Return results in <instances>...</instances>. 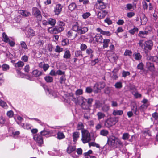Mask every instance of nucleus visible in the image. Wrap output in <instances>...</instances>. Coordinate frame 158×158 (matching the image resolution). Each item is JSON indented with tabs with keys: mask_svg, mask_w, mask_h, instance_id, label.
<instances>
[{
	"mask_svg": "<svg viewBox=\"0 0 158 158\" xmlns=\"http://www.w3.org/2000/svg\"><path fill=\"white\" fill-rule=\"evenodd\" d=\"M80 103H81V106L82 108L84 109H89L91 106L93 99L91 98H89L87 99L81 97H80Z\"/></svg>",
	"mask_w": 158,
	"mask_h": 158,
	"instance_id": "1",
	"label": "nucleus"
},
{
	"mask_svg": "<svg viewBox=\"0 0 158 158\" xmlns=\"http://www.w3.org/2000/svg\"><path fill=\"white\" fill-rule=\"evenodd\" d=\"M107 143L109 145L117 147L122 145V143L117 138L114 136H110L108 138Z\"/></svg>",
	"mask_w": 158,
	"mask_h": 158,
	"instance_id": "2",
	"label": "nucleus"
},
{
	"mask_svg": "<svg viewBox=\"0 0 158 158\" xmlns=\"http://www.w3.org/2000/svg\"><path fill=\"white\" fill-rule=\"evenodd\" d=\"M43 87L46 94L51 98H54L57 97L58 94V92L53 91L46 85H43Z\"/></svg>",
	"mask_w": 158,
	"mask_h": 158,
	"instance_id": "3",
	"label": "nucleus"
},
{
	"mask_svg": "<svg viewBox=\"0 0 158 158\" xmlns=\"http://www.w3.org/2000/svg\"><path fill=\"white\" fill-rule=\"evenodd\" d=\"M118 120V118L116 117H110L105 121V125L107 127H110L115 125Z\"/></svg>",
	"mask_w": 158,
	"mask_h": 158,
	"instance_id": "4",
	"label": "nucleus"
},
{
	"mask_svg": "<svg viewBox=\"0 0 158 158\" xmlns=\"http://www.w3.org/2000/svg\"><path fill=\"white\" fill-rule=\"evenodd\" d=\"M81 140L84 143L89 142L91 140L90 135L89 132L86 130H82Z\"/></svg>",
	"mask_w": 158,
	"mask_h": 158,
	"instance_id": "5",
	"label": "nucleus"
},
{
	"mask_svg": "<svg viewBox=\"0 0 158 158\" xmlns=\"http://www.w3.org/2000/svg\"><path fill=\"white\" fill-rule=\"evenodd\" d=\"M153 43L151 40H148L145 41L143 43V50L146 52L148 50H151L153 48Z\"/></svg>",
	"mask_w": 158,
	"mask_h": 158,
	"instance_id": "6",
	"label": "nucleus"
},
{
	"mask_svg": "<svg viewBox=\"0 0 158 158\" xmlns=\"http://www.w3.org/2000/svg\"><path fill=\"white\" fill-rule=\"evenodd\" d=\"M105 86L104 82H100L96 83L94 86V89L95 93H98V90L103 88Z\"/></svg>",
	"mask_w": 158,
	"mask_h": 158,
	"instance_id": "7",
	"label": "nucleus"
},
{
	"mask_svg": "<svg viewBox=\"0 0 158 158\" xmlns=\"http://www.w3.org/2000/svg\"><path fill=\"white\" fill-rule=\"evenodd\" d=\"M33 139L39 146H40L43 143V139L41 135H36L34 136Z\"/></svg>",
	"mask_w": 158,
	"mask_h": 158,
	"instance_id": "8",
	"label": "nucleus"
},
{
	"mask_svg": "<svg viewBox=\"0 0 158 158\" xmlns=\"http://www.w3.org/2000/svg\"><path fill=\"white\" fill-rule=\"evenodd\" d=\"M63 6L60 4H57L54 8V12L55 15H59L61 12Z\"/></svg>",
	"mask_w": 158,
	"mask_h": 158,
	"instance_id": "9",
	"label": "nucleus"
},
{
	"mask_svg": "<svg viewBox=\"0 0 158 158\" xmlns=\"http://www.w3.org/2000/svg\"><path fill=\"white\" fill-rule=\"evenodd\" d=\"M9 131L14 138H17L19 136L20 132L19 131H15L13 128L10 127L9 129Z\"/></svg>",
	"mask_w": 158,
	"mask_h": 158,
	"instance_id": "10",
	"label": "nucleus"
},
{
	"mask_svg": "<svg viewBox=\"0 0 158 158\" xmlns=\"http://www.w3.org/2000/svg\"><path fill=\"white\" fill-rule=\"evenodd\" d=\"M32 15L35 17H38L41 16V12L39 9L36 7L32 8Z\"/></svg>",
	"mask_w": 158,
	"mask_h": 158,
	"instance_id": "11",
	"label": "nucleus"
},
{
	"mask_svg": "<svg viewBox=\"0 0 158 158\" xmlns=\"http://www.w3.org/2000/svg\"><path fill=\"white\" fill-rule=\"evenodd\" d=\"M103 40L102 36L100 34H97L93 38L94 41L96 42L101 43Z\"/></svg>",
	"mask_w": 158,
	"mask_h": 158,
	"instance_id": "12",
	"label": "nucleus"
},
{
	"mask_svg": "<svg viewBox=\"0 0 158 158\" xmlns=\"http://www.w3.org/2000/svg\"><path fill=\"white\" fill-rule=\"evenodd\" d=\"M97 32H99L103 35H105L107 36H109L111 35V33L109 31H104L100 28H97L96 30Z\"/></svg>",
	"mask_w": 158,
	"mask_h": 158,
	"instance_id": "13",
	"label": "nucleus"
},
{
	"mask_svg": "<svg viewBox=\"0 0 158 158\" xmlns=\"http://www.w3.org/2000/svg\"><path fill=\"white\" fill-rule=\"evenodd\" d=\"M107 12L105 10H102L99 12L98 14V16L100 19L103 18L107 14Z\"/></svg>",
	"mask_w": 158,
	"mask_h": 158,
	"instance_id": "14",
	"label": "nucleus"
},
{
	"mask_svg": "<svg viewBox=\"0 0 158 158\" xmlns=\"http://www.w3.org/2000/svg\"><path fill=\"white\" fill-rule=\"evenodd\" d=\"M80 134L79 132H75L73 133V141L75 143L76 141L79 137Z\"/></svg>",
	"mask_w": 158,
	"mask_h": 158,
	"instance_id": "15",
	"label": "nucleus"
},
{
	"mask_svg": "<svg viewBox=\"0 0 158 158\" xmlns=\"http://www.w3.org/2000/svg\"><path fill=\"white\" fill-rule=\"evenodd\" d=\"M19 13L22 15L24 17H28L31 15V14L30 12L26 10H20L19 11Z\"/></svg>",
	"mask_w": 158,
	"mask_h": 158,
	"instance_id": "16",
	"label": "nucleus"
},
{
	"mask_svg": "<svg viewBox=\"0 0 158 158\" xmlns=\"http://www.w3.org/2000/svg\"><path fill=\"white\" fill-rule=\"evenodd\" d=\"M93 52L94 51L93 50L90 48H88L86 50V53L87 56H90L91 58H92L93 56Z\"/></svg>",
	"mask_w": 158,
	"mask_h": 158,
	"instance_id": "17",
	"label": "nucleus"
},
{
	"mask_svg": "<svg viewBox=\"0 0 158 158\" xmlns=\"http://www.w3.org/2000/svg\"><path fill=\"white\" fill-rule=\"evenodd\" d=\"M133 56L136 60H139L141 59L142 56L139 53L135 52L133 54Z\"/></svg>",
	"mask_w": 158,
	"mask_h": 158,
	"instance_id": "18",
	"label": "nucleus"
},
{
	"mask_svg": "<svg viewBox=\"0 0 158 158\" xmlns=\"http://www.w3.org/2000/svg\"><path fill=\"white\" fill-rule=\"evenodd\" d=\"M148 31H140L138 34V35L141 38H145L148 35Z\"/></svg>",
	"mask_w": 158,
	"mask_h": 158,
	"instance_id": "19",
	"label": "nucleus"
},
{
	"mask_svg": "<svg viewBox=\"0 0 158 158\" xmlns=\"http://www.w3.org/2000/svg\"><path fill=\"white\" fill-rule=\"evenodd\" d=\"M146 65L147 68L151 71H153L154 70V67L153 64L150 62H148L147 63Z\"/></svg>",
	"mask_w": 158,
	"mask_h": 158,
	"instance_id": "20",
	"label": "nucleus"
},
{
	"mask_svg": "<svg viewBox=\"0 0 158 158\" xmlns=\"http://www.w3.org/2000/svg\"><path fill=\"white\" fill-rule=\"evenodd\" d=\"M27 33L28 34V37H32L35 35V32L32 29L30 28L27 31Z\"/></svg>",
	"mask_w": 158,
	"mask_h": 158,
	"instance_id": "21",
	"label": "nucleus"
},
{
	"mask_svg": "<svg viewBox=\"0 0 158 158\" xmlns=\"http://www.w3.org/2000/svg\"><path fill=\"white\" fill-rule=\"evenodd\" d=\"M76 148L74 146L70 145L68 146L67 148V152L68 153L70 154L75 150Z\"/></svg>",
	"mask_w": 158,
	"mask_h": 158,
	"instance_id": "22",
	"label": "nucleus"
},
{
	"mask_svg": "<svg viewBox=\"0 0 158 158\" xmlns=\"http://www.w3.org/2000/svg\"><path fill=\"white\" fill-rule=\"evenodd\" d=\"M112 114L114 116L121 115L123 114V111L121 110H115L113 111Z\"/></svg>",
	"mask_w": 158,
	"mask_h": 158,
	"instance_id": "23",
	"label": "nucleus"
},
{
	"mask_svg": "<svg viewBox=\"0 0 158 158\" xmlns=\"http://www.w3.org/2000/svg\"><path fill=\"white\" fill-rule=\"evenodd\" d=\"M88 31V28L85 27H80V29H79V31L78 33L81 34H83L87 32Z\"/></svg>",
	"mask_w": 158,
	"mask_h": 158,
	"instance_id": "24",
	"label": "nucleus"
},
{
	"mask_svg": "<svg viewBox=\"0 0 158 158\" xmlns=\"http://www.w3.org/2000/svg\"><path fill=\"white\" fill-rule=\"evenodd\" d=\"M110 40L109 39H105L103 40V48L104 49L107 48L108 46V44L110 42Z\"/></svg>",
	"mask_w": 158,
	"mask_h": 158,
	"instance_id": "25",
	"label": "nucleus"
},
{
	"mask_svg": "<svg viewBox=\"0 0 158 158\" xmlns=\"http://www.w3.org/2000/svg\"><path fill=\"white\" fill-rule=\"evenodd\" d=\"M57 138L59 140H61L65 138V136L63 132L59 131L57 134Z\"/></svg>",
	"mask_w": 158,
	"mask_h": 158,
	"instance_id": "26",
	"label": "nucleus"
},
{
	"mask_svg": "<svg viewBox=\"0 0 158 158\" xmlns=\"http://www.w3.org/2000/svg\"><path fill=\"white\" fill-rule=\"evenodd\" d=\"M97 115L98 120L103 119L105 117V114L101 112H98Z\"/></svg>",
	"mask_w": 158,
	"mask_h": 158,
	"instance_id": "27",
	"label": "nucleus"
},
{
	"mask_svg": "<svg viewBox=\"0 0 158 158\" xmlns=\"http://www.w3.org/2000/svg\"><path fill=\"white\" fill-rule=\"evenodd\" d=\"M70 95L71 96L70 99L73 101L76 104H78L80 103L77 98H76L74 96L73 94H71Z\"/></svg>",
	"mask_w": 158,
	"mask_h": 158,
	"instance_id": "28",
	"label": "nucleus"
},
{
	"mask_svg": "<svg viewBox=\"0 0 158 158\" xmlns=\"http://www.w3.org/2000/svg\"><path fill=\"white\" fill-rule=\"evenodd\" d=\"M40 134L41 135L45 136L46 137H48L51 136L50 132L45 130L42 131L40 132Z\"/></svg>",
	"mask_w": 158,
	"mask_h": 158,
	"instance_id": "29",
	"label": "nucleus"
},
{
	"mask_svg": "<svg viewBox=\"0 0 158 158\" xmlns=\"http://www.w3.org/2000/svg\"><path fill=\"white\" fill-rule=\"evenodd\" d=\"M22 127L24 129H29L31 128V125L27 123H24L22 125Z\"/></svg>",
	"mask_w": 158,
	"mask_h": 158,
	"instance_id": "30",
	"label": "nucleus"
},
{
	"mask_svg": "<svg viewBox=\"0 0 158 158\" xmlns=\"http://www.w3.org/2000/svg\"><path fill=\"white\" fill-rule=\"evenodd\" d=\"M141 23L142 25H144L146 23L147 18L143 15L142 16L140 17Z\"/></svg>",
	"mask_w": 158,
	"mask_h": 158,
	"instance_id": "31",
	"label": "nucleus"
},
{
	"mask_svg": "<svg viewBox=\"0 0 158 158\" xmlns=\"http://www.w3.org/2000/svg\"><path fill=\"white\" fill-rule=\"evenodd\" d=\"M33 75L35 77H37L40 76L42 73L41 72L37 70H34L32 72Z\"/></svg>",
	"mask_w": 158,
	"mask_h": 158,
	"instance_id": "32",
	"label": "nucleus"
},
{
	"mask_svg": "<svg viewBox=\"0 0 158 158\" xmlns=\"http://www.w3.org/2000/svg\"><path fill=\"white\" fill-rule=\"evenodd\" d=\"M48 21V24H50L52 26H54L56 23L55 19L51 18H49Z\"/></svg>",
	"mask_w": 158,
	"mask_h": 158,
	"instance_id": "33",
	"label": "nucleus"
},
{
	"mask_svg": "<svg viewBox=\"0 0 158 158\" xmlns=\"http://www.w3.org/2000/svg\"><path fill=\"white\" fill-rule=\"evenodd\" d=\"M9 37L5 33L3 32L2 33V40L5 43H7L9 40Z\"/></svg>",
	"mask_w": 158,
	"mask_h": 158,
	"instance_id": "34",
	"label": "nucleus"
},
{
	"mask_svg": "<svg viewBox=\"0 0 158 158\" xmlns=\"http://www.w3.org/2000/svg\"><path fill=\"white\" fill-rule=\"evenodd\" d=\"M24 64L22 61H19L17 63L15 64V66L16 67H22Z\"/></svg>",
	"mask_w": 158,
	"mask_h": 158,
	"instance_id": "35",
	"label": "nucleus"
},
{
	"mask_svg": "<svg viewBox=\"0 0 158 158\" xmlns=\"http://www.w3.org/2000/svg\"><path fill=\"white\" fill-rule=\"evenodd\" d=\"M71 56V54L69 50H66L64 53L63 57L64 58L69 59V58Z\"/></svg>",
	"mask_w": 158,
	"mask_h": 158,
	"instance_id": "36",
	"label": "nucleus"
},
{
	"mask_svg": "<svg viewBox=\"0 0 158 158\" xmlns=\"http://www.w3.org/2000/svg\"><path fill=\"white\" fill-rule=\"evenodd\" d=\"M0 106L6 109L8 107L6 103L1 99H0Z\"/></svg>",
	"mask_w": 158,
	"mask_h": 158,
	"instance_id": "37",
	"label": "nucleus"
},
{
	"mask_svg": "<svg viewBox=\"0 0 158 158\" xmlns=\"http://www.w3.org/2000/svg\"><path fill=\"white\" fill-rule=\"evenodd\" d=\"M131 110L136 115L139 114V112L136 105L134 106L132 108Z\"/></svg>",
	"mask_w": 158,
	"mask_h": 158,
	"instance_id": "38",
	"label": "nucleus"
},
{
	"mask_svg": "<svg viewBox=\"0 0 158 158\" xmlns=\"http://www.w3.org/2000/svg\"><path fill=\"white\" fill-rule=\"evenodd\" d=\"M91 14L89 12H86L83 13L82 15V17L83 19H86L91 15Z\"/></svg>",
	"mask_w": 158,
	"mask_h": 158,
	"instance_id": "39",
	"label": "nucleus"
},
{
	"mask_svg": "<svg viewBox=\"0 0 158 158\" xmlns=\"http://www.w3.org/2000/svg\"><path fill=\"white\" fill-rule=\"evenodd\" d=\"M20 45L21 47L24 50H26L28 49V47L26 43L23 41H21L20 42Z\"/></svg>",
	"mask_w": 158,
	"mask_h": 158,
	"instance_id": "40",
	"label": "nucleus"
},
{
	"mask_svg": "<svg viewBox=\"0 0 158 158\" xmlns=\"http://www.w3.org/2000/svg\"><path fill=\"white\" fill-rule=\"evenodd\" d=\"M74 31H77L78 33L79 31V29H80V27L78 26L77 23H76L72 27Z\"/></svg>",
	"mask_w": 158,
	"mask_h": 158,
	"instance_id": "41",
	"label": "nucleus"
},
{
	"mask_svg": "<svg viewBox=\"0 0 158 158\" xmlns=\"http://www.w3.org/2000/svg\"><path fill=\"white\" fill-rule=\"evenodd\" d=\"M76 7V5L74 3H72L69 6V9L70 10H73Z\"/></svg>",
	"mask_w": 158,
	"mask_h": 158,
	"instance_id": "42",
	"label": "nucleus"
},
{
	"mask_svg": "<svg viewBox=\"0 0 158 158\" xmlns=\"http://www.w3.org/2000/svg\"><path fill=\"white\" fill-rule=\"evenodd\" d=\"M109 132L106 130H102L100 132V134L103 136H106L108 134Z\"/></svg>",
	"mask_w": 158,
	"mask_h": 158,
	"instance_id": "43",
	"label": "nucleus"
},
{
	"mask_svg": "<svg viewBox=\"0 0 158 158\" xmlns=\"http://www.w3.org/2000/svg\"><path fill=\"white\" fill-rule=\"evenodd\" d=\"M2 68L3 71H6L9 69L10 67L8 65L5 64L2 66Z\"/></svg>",
	"mask_w": 158,
	"mask_h": 158,
	"instance_id": "44",
	"label": "nucleus"
},
{
	"mask_svg": "<svg viewBox=\"0 0 158 158\" xmlns=\"http://www.w3.org/2000/svg\"><path fill=\"white\" fill-rule=\"evenodd\" d=\"M149 60L151 61L158 63V57L157 56H151L149 57Z\"/></svg>",
	"mask_w": 158,
	"mask_h": 158,
	"instance_id": "45",
	"label": "nucleus"
},
{
	"mask_svg": "<svg viewBox=\"0 0 158 158\" xmlns=\"http://www.w3.org/2000/svg\"><path fill=\"white\" fill-rule=\"evenodd\" d=\"M152 117L156 121V123L158 124V113L156 112H155L152 114Z\"/></svg>",
	"mask_w": 158,
	"mask_h": 158,
	"instance_id": "46",
	"label": "nucleus"
},
{
	"mask_svg": "<svg viewBox=\"0 0 158 158\" xmlns=\"http://www.w3.org/2000/svg\"><path fill=\"white\" fill-rule=\"evenodd\" d=\"M44 79L47 82H51L53 81V78L50 76H46L44 77Z\"/></svg>",
	"mask_w": 158,
	"mask_h": 158,
	"instance_id": "47",
	"label": "nucleus"
},
{
	"mask_svg": "<svg viewBox=\"0 0 158 158\" xmlns=\"http://www.w3.org/2000/svg\"><path fill=\"white\" fill-rule=\"evenodd\" d=\"M132 52L131 50H126L124 53V55L125 56H131L132 55Z\"/></svg>",
	"mask_w": 158,
	"mask_h": 158,
	"instance_id": "48",
	"label": "nucleus"
},
{
	"mask_svg": "<svg viewBox=\"0 0 158 158\" xmlns=\"http://www.w3.org/2000/svg\"><path fill=\"white\" fill-rule=\"evenodd\" d=\"M17 120H18L17 121V123L20 126L21 125V123L23 120L22 117L19 116H18L17 117Z\"/></svg>",
	"mask_w": 158,
	"mask_h": 158,
	"instance_id": "49",
	"label": "nucleus"
},
{
	"mask_svg": "<svg viewBox=\"0 0 158 158\" xmlns=\"http://www.w3.org/2000/svg\"><path fill=\"white\" fill-rule=\"evenodd\" d=\"M106 7V4L103 2L99 4L98 8L100 9H104Z\"/></svg>",
	"mask_w": 158,
	"mask_h": 158,
	"instance_id": "50",
	"label": "nucleus"
},
{
	"mask_svg": "<svg viewBox=\"0 0 158 158\" xmlns=\"http://www.w3.org/2000/svg\"><path fill=\"white\" fill-rule=\"evenodd\" d=\"M6 114L9 118H11L13 116L14 114L13 111L11 110L8 111L7 112Z\"/></svg>",
	"mask_w": 158,
	"mask_h": 158,
	"instance_id": "51",
	"label": "nucleus"
},
{
	"mask_svg": "<svg viewBox=\"0 0 158 158\" xmlns=\"http://www.w3.org/2000/svg\"><path fill=\"white\" fill-rule=\"evenodd\" d=\"M114 86L117 89H121L122 87V83L120 82H117L114 85Z\"/></svg>",
	"mask_w": 158,
	"mask_h": 158,
	"instance_id": "52",
	"label": "nucleus"
},
{
	"mask_svg": "<svg viewBox=\"0 0 158 158\" xmlns=\"http://www.w3.org/2000/svg\"><path fill=\"white\" fill-rule=\"evenodd\" d=\"M84 125L83 123L81 122L79 123L77 127V129L78 130H82V131Z\"/></svg>",
	"mask_w": 158,
	"mask_h": 158,
	"instance_id": "53",
	"label": "nucleus"
},
{
	"mask_svg": "<svg viewBox=\"0 0 158 158\" xmlns=\"http://www.w3.org/2000/svg\"><path fill=\"white\" fill-rule=\"evenodd\" d=\"M89 146H94L96 147L97 148H99L100 146L98 144H97L94 142H91L89 143Z\"/></svg>",
	"mask_w": 158,
	"mask_h": 158,
	"instance_id": "54",
	"label": "nucleus"
},
{
	"mask_svg": "<svg viewBox=\"0 0 158 158\" xmlns=\"http://www.w3.org/2000/svg\"><path fill=\"white\" fill-rule=\"evenodd\" d=\"M138 31V29L136 27H134L133 29H131L129 31L130 33L132 34H134L135 32Z\"/></svg>",
	"mask_w": 158,
	"mask_h": 158,
	"instance_id": "55",
	"label": "nucleus"
},
{
	"mask_svg": "<svg viewBox=\"0 0 158 158\" xmlns=\"http://www.w3.org/2000/svg\"><path fill=\"white\" fill-rule=\"evenodd\" d=\"M63 49L60 47L57 46L55 49V51L56 52H60L63 51Z\"/></svg>",
	"mask_w": 158,
	"mask_h": 158,
	"instance_id": "56",
	"label": "nucleus"
},
{
	"mask_svg": "<svg viewBox=\"0 0 158 158\" xmlns=\"http://www.w3.org/2000/svg\"><path fill=\"white\" fill-rule=\"evenodd\" d=\"M29 119L31 120H34L36 122H37L38 123H39L40 125H41L42 126H43L44 125V123L42 122L40 120L36 118H28Z\"/></svg>",
	"mask_w": 158,
	"mask_h": 158,
	"instance_id": "57",
	"label": "nucleus"
},
{
	"mask_svg": "<svg viewBox=\"0 0 158 158\" xmlns=\"http://www.w3.org/2000/svg\"><path fill=\"white\" fill-rule=\"evenodd\" d=\"M143 133L145 136L148 135L149 136H150L151 135L150 131L148 129H146L144 130L143 131Z\"/></svg>",
	"mask_w": 158,
	"mask_h": 158,
	"instance_id": "58",
	"label": "nucleus"
},
{
	"mask_svg": "<svg viewBox=\"0 0 158 158\" xmlns=\"http://www.w3.org/2000/svg\"><path fill=\"white\" fill-rule=\"evenodd\" d=\"M4 79L2 73H0V86L4 82Z\"/></svg>",
	"mask_w": 158,
	"mask_h": 158,
	"instance_id": "59",
	"label": "nucleus"
},
{
	"mask_svg": "<svg viewBox=\"0 0 158 158\" xmlns=\"http://www.w3.org/2000/svg\"><path fill=\"white\" fill-rule=\"evenodd\" d=\"M130 137V135L127 133H125L123 134L122 138L123 139L126 140L127 139Z\"/></svg>",
	"mask_w": 158,
	"mask_h": 158,
	"instance_id": "60",
	"label": "nucleus"
},
{
	"mask_svg": "<svg viewBox=\"0 0 158 158\" xmlns=\"http://www.w3.org/2000/svg\"><path fill=\"white\" fill-rule=\"evenodd\" d=\"M69 43V40L67 39L63 40L62 41V44L63 46L67 45Z\"/></svg>",
	"mask_w": 158,
	"mask_h": 158,
	"instance_id": "61",
	"label": "nucleus"
},
{
	"mask_svg": "<svg viewBox=\"0 0 158 158\" xmlns=\"http://www.w3.org/2000/svg\"><path fill=\"white\" fill-rule=\"evenodd\" d=\"M109 106L107 105H105L102 107V110L104 112H107L109 110Z\"/></svg>",
	"mask_w": 158,
	"mask_h": 158,
	"instance_id": "62",
	"label": "nucleus"
},
{
	"mask_svg": "<svg viewBox=\"0 0 158 158\" xmlns=\"http://www.w3.org/2000/svg\"><path fill=\"white\" fill-rule=\"evenodd\" d=\"M83 93V90L81 89H79L76 91L75 94L77 96L79 95L82 94Z\"/></svg>",
	"mask_w": 158,
	"mask_h": 158,
	"instance_id": "63",
	"label": "nucleus"
},
{
	"mask_svg": "<svg viewBox=\"0 0 158 158\" xmlns=\"http://www.w3.org/2000/svg\"><path fill=\"white\" fill-rule=\"evenodd\" d=\"M133 7V6L131 4H128L127 5L125 8L126 10H130L132 9Z\"/></svg>",
	"mask_w": 158,
	"mask_h": 158,
	"instance_id": "64",
	"label": "nucleus"
}]
</instances>
